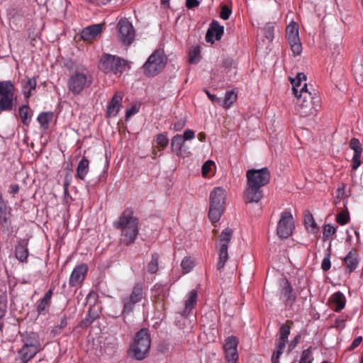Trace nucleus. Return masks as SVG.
Listing matches in <instances>:
<instances>
[{
  "label": "nucleus",
  "instance_id": "603ef678",
  "mask_svg": "<svg viewBox=\"0 0 363 363\" xmlns=\"http://www.w3.org/2000/svg\"><path fill=\"white\" fill-rule=\"evenodd\" d=\"M6 204L3 200L2 194L0 192V219H4V221H6Z\"/></svg>",
  "mask_w": 363,
  "mask_h": 363
},
{
  "label": "nucleus",
  "instance_id": "7ed1b4c3",
  "mask_svg": "<svg viewBox=\"0 0 363 363\" xmlns=\"http://www.w3.org/2000/svg\"><path fill=\"white\" fill-rule=\"evenodd\" d=\"M113 226L120 230L121 240L126 245L134 242L139 233V220L130 208L121 214Z\"/></svg>",
  "mask_w": 363,
  "mask_h": 363
},
{
  "label": "nucleus",
  "instance_id": "20e7f679",
  "mask_svg": "<svg viewBox=\"0 0 363 363\" xmlns=\"http://www.w3.org/2000/svg\"><path fill=\"white\" fill-rule=\"evenodd\" d=\"M150 345L151 339L148 330L143 328L135 334L130 346L129 353L137 360H143L147 357Z\"/></svg>",
  "mask_w": 363,
  "mask_h": 363
},
{
  "label": "nucleus",
  "instance_id": "412c9836",
  "mask_svg": "<svg viewBox=\"0 0 363 363\" xmlns=\"http://www.w3.org/2000/svg\"><path fill=\"white\" fill-rule=\"evenodd\" d=\"M123 96L120 93H116L107 106V117H115L118 113L122 106Z\"/></svg>",
  "mask_w": 363,
  "mask_h": 363
},
{
  "label": "nucleus",
  "instance_id": "4d7b16f0",
  "mask_svg": "<svg viewBox=\"0 0 363 363\" xmlns=\"http://www.w3.org/2000/svg\"><path fill=\"white\" fill-rule=\"evenodd\" d=\"M199 4V1L197 0H186V6L188 9H191L198 6Z\"/></svg>",
  "mask_w": 363,
  "mask_h": 363
},
{
  "label": "nucleus",
  "instance_id": "dca6fc26",
  "mask_svg": "<svg viewBox=\"0 0 363 363\" xmlns=\"http://www.w3.org/2000/svg\"><path fill=\"white\" fill-rule=\"evenodd\" d=\"M280 299L286 306H291L296 299V296L293 293L292 287L287 280L281 281L280 283Z\"/></svg>",
  "mask_w": 363,
  "mask_h": 363
},
{
  "label": "nucleus",
  "instance_id": "cd10ccee",
  "mask_svg": "<svg viewBox=\"0 0 363 363\" xmlns=\"http://www.w3.org/2000/svg\"><path fill=\"white\" fill-rule=\"evenodd\" d=\"M23 94L26 98H29L31 91L34 90L36 86V80L35 78L26 77L21 82Z\"/></svg>",
  "mask_w": 363,
  "mask_h": 363
},
{
  "label": "nucleus",
  "instance_id": "ea45409f",
  "mask_svg": "<svg viewBox=\"0 0 363 363\" xmlns=\"http://www.w3.org/2000/svg\"><path fill=\"white\" fill-rule=\"evenodd\" d=\"M313 359L311 348L309 347L302 352L299 363H312Z\"/></svg>",
  "mask_w": 363,
  "mask_h": 363
},
{
  "label": "nucleus",
  "instance_id": "4be33fe9",
  "mask_svg": "<svg viewBox=\"0 0 363 363\" xmlns=\"http://www.w3.org/2000/svg\"><path fill=\"white\" fill-rule=\"evenodd\" d=\"M102 31L101 24H94L86 27L82 31V38L84 40H91Z\"/></svg>",
  "mask_w": 363,
  "mask_h": 363
},
{
  "label": "nucleus",
  "instance_id": "b1692460",
  "mask_svg": "<svg viewBox=\"0 0 363 363\" xmlns=\"http://www.w3.org/2000/svg\"><path fill=\"white\" fill-rule=\"evenodd\" d=\"M197 298V291L192 290L189 292L187 299L185 301L184 309L181 311V315L186 316L194 308Z\"/></svg>",
  "mask_w": 363,
  "mask_h": 363
},
{
  "label": "nucleus",
  "instance_id": "e433bc0d",
  "mask_svg": "<svg viewBox=\"0 0 363 363\" xmlns=\"http://www.w3.org/2000/svg\"><path fill=\"white\" fill-rule=\"evenodd\" d=\"M195 265V260L193 258L186 257L181 263V267L184 274H187L191 271Z\"/></svg>",
  "mask_w": 363,
  "mask_h": 363
},
{
  "label": "nucleus",
  "instance_id": "5701e85b",
  "mask_svg": "<svg viewBox=\"0 0 363 363\" xmlns=\"http://www.w3.org/2000/svg\"><path fill=\"white\" fill-rule=\"evenodd\" d=\"M28 240H21L16 247L15 254L16 259L21 262L27 261L28 256Z\"/></svg>",
  "mask_w": 363,
  "mask_h": 363
},
{
  "label": "nucleus",
  "instance_id": "680f3d73",
  "mask_svg": "<svg viewBox=\"0 0 363 363\" xmlns=\"http://www.w3.org/2000/svg\"><path fill=\"white\" fill-rule=\"evenodd\" d=\"M111 1V0H89V2H90L91 4H93L101 6V5H106Z\"/></svg>",
  "mask_w": 363,
  "mask_h": 363
},
{
  "label": "nucleus",
  "instance_id": "a878e982",
  "mask_svg": "<svg viewBox=\"0 0 363 363\" xmlns=\"http://www.w3.org/2000/svg\"><path fill=\"white\" fill-rule=\"evenodd\" d=\"M14 85L11 81L0 82V96L13 98Z\"/></svg>",
  "mask_w": 363,
  "mask_h": 363
},
{
  "label": "nucleus",
  "instance_id": "79ce46f5",
  "mask_svg": "<svg viewBox=\"0 0 363 363\" xmlns=\"http://www.w3.org/2000/svg\"><path fill=\"white\" fill-rule=\"evenodd\" d=\"M215 163L212 160H207L202 166V175L206 177L213 169Z\"/></svg>",
  "mask_w": 363,
  "mask_h": 363
},
{
  "label": "nucleus",
  "instance_id": "bf43d9fd",
  "mask_svg": "<svg viewBox=\"0 0 363 363\" xmlns=\"http://www.w3.org/2000/svg\"><path fill=\"white\" fill-rule=\"evenodd\" d=\"M185 126V121L180 120L174 124V129L177 131L182 130Z\"/></svg>",
  "mask_w": 363,
  "mask_h": 363
},
{
  "label": "nucleus",
  "instance_id": "de8ad7c7",
  "mask_svg": "<svg viewBox=\"0 0 363 363\" xmlns=\"http://www.w3.org/2000/svg\"><path fill=\"white\" fill-rule=\"evenodd\" d=\"M330 252H328L323 258L321 264V268L323 271L326 272L330 269L331 267L330 262Z\"/></svg>",
  "mask_w": 363,
  "mask_h": 363
},
{
  "label": "nucleus",
  "instance_id": "a211bd4d",
  "mask_svg": "<svg viewBox=\"0 0 363 363\" xmlns=\"http://www.w3.org/2000/svg\"><path fill=\"white\" fill-rule=\"evenodd\" d=\"M87 272V266L86 264H80L76 267L69 277V285L71 286H76L79 285L84 279L85 275Z\"/></svg>",
  "mask_w": 363,
  "mask_h": 363
},
{
  "label": "nucleus",
  "instance_id": "8fccbe9b",
  "mask_svg": "<svg viewBox=\"0 0 363 363\" xmlns=\"http://www.w3.org/2000/svg\"><path fill=\"white\" fill-rule=\"evenodd\" d=\"M67 319L66 317L64 316L60 320V324L59 325H56L53 330H52V333H54V335H57L60 333V330L65 328L67 326Z\"/></svg>",
  "mask_w": 363,
  "mask_h": 363
},
{
  "label": "nucleus",
  "instance_id": "6e6552de",
  "mask_svg": "<svg viewBox=\"0 0 363 363\" xmlns=\"http://www.w3.org/2000/svg\"><path fill=\"white\" fill-rule=\"evenodd\" d=\"M233 230L230 228H225L219 235L218 241L216 244V249L219 258L217 269L221 271L228 259V247L233 237Z\"/></svg>",
  "mask_w": 363,
  "mask_h": 363
},
{
  "label": "nucleus",
  "instance_id": "6e6d98bb",
  "mask_svg": "<svg viewBox=\"0 0 363 363\" xmlns=\"http://www.w3.org/2000/svg\"><path fill=\"white\" fill-rule=\"evenodd\" d=\"M264 34L267 39H269L270 40H272L273 35H274L272 28L269 26H267L264 28Z\"/></svg>",
  "mask_w": 363,
  "mask_h": 363
},
{
  "label": "nucleus",
  "instance_id": "c85d7f7f",
  "mask_svg": "<svg viewBox=\"0 0 363 363\" xmlns=\"http://www.w3.org/2000/svg\"><path fill=\"white\" fill-rule=\"evenodd\" d=\"M89 162L86 157H83L78 164L77 168V177L84 180L89 172Z\"/></svg>",
  "mask_w": 363,
  "mask_h": 363
},
{
  "label": "nucleus",
  "instance_id": "9b49d317",
  "mask_svg": "<svg viewBox=\"0 0 363 363\" xmlns=\"http://www.w3.org/2000/svg\"><path fill=\"white\" fill-rule=\"evenodd\" d=\"M143 289L141 285L137 284L133 289L129 296L123 299V314L131 313L137 303L140 302L144 298Z\"/></svg>",
  "mask_w": 363,
  "mask_h": 363
},
{
  "label": "nucleus",
  "instance_id": "2eb2a0df",
  "mask_svg": "<svg viewBox=\"0 0 363 363\" xmlns=\"http://www.w3.org/2000/svg\"><path fill=\"white\" fill-rule=\"evenodd\" d=\"M238 340L235 336H230L225 340L223 346L225 357L228 363H236L238 359Z\"/></svg>",
  "mask_w": 363,
  "mask_h": 363
},
{
  "label": "nucleus",
  "instance_id": "0e129e2a",
  "mask_svg": "<svg viewBox=\"0 0 363 363\" xmlns=\"http://www.w3.org/2000/svg\"><path fill=\"white\" fill-rule=\"evenodd\" d=\"M10 191H11V193H12V194L18 193L19 191V186L16 184H11L10 186Z\"/></svg>",
  "mask_w": 363,
  "mask_h": 363
},
{
  "label": "nucleus",
  "instance_id": "e2e57ef3",
  "mask_svg": "<svg viewBox=\"0 0 363 363\" xmlns=\"http://www.w3.org/2000/svg\"><path fill=\"white\" fill-rule=\"evenodd\" d=\"M362 341V337H356L352 342L351 345H350V348L351 349H354L355 347H357V346L359 345V344L361 343V342Z\"/></svg>",
  "mask_w": 363,
  "mask_h": 363
},
{
  "label": "nucleus",
  "instance_id": "72a5a7b5",
  "mask_svg": "<svg viewBox=\"0 0 363 363\" xmlns=\"http://www.w3.org/2000/svg\"><path fill=\"white\" fill-rule=\"evenodd\" d=\"M304 223L306 228L312 233H315L318 231V226L314 220L313 216L310 213H307L304 216Z\"/></svg>",
  "mask_w": 363,
  "mask_h": 363
},
{
  "label": "nucleus",
  "instance_id": "a19ab883",
  "mask_svg": "<svg viewBox=\"0 0 363 363\" xmlns=\"http://www.w3.org/2000/svg\"><path fill=\"white\" fill-rule=\"evenodd\" d=\"M156 143L160 147L164 148L169 143V139L167 134L160 133L158 134L156 138Z\"/></svg>",
  "mask_w": 363,
  "mask_h": 363
},
{
  "label": "nucleus",
  "instance_id": "393cba45",
  "mask_svg": "<svg viewBox=\"0 0 363 363\" xmlns=\"http://www.w3.org/2000/svg\"><path fill=\"white\" fill-rule=\"evenodd\" d=\"M184 140L182 135H174L171 140V147L172 151L174 152L177 155L182 156L184 150H183L184 145Z\"/></svg>",
  "mask_w": 363,
  "mask_h": 363
},
{
  "label": "nucleus",
  "instance_id": "09e8293b",
  "mask_svg": "<svg viewBox=\"0 0 363 363\" xmlns=\"http://www.w3.org/2000/svg\"><path fill=\"white\" fill-rule=\"evenodd\" d=\"M284 351V350L274 348L271 357L272 363H279L280 356L283 354Z\"/></svg>",
  "mask_w": 363,
  "mask_h": 363
},
{
  "label": "nucleus",
  "instance_id": "9d476101",
  "mask_svg": "<svg viewBox=\"0 0 363 363\" xmlns=\"http://www.w3.org/2000/svg\"><path fill=\"white\" fill-rule=\"evenodd\" d=\"M127 65V61L124 59L108 54L102 57L100 68L104 72H112L114 74H121L125 71Z\"/></svg>",
  "mask_w": 363,
  "mask_h": 363
},
{
  "label": "nucleus",
  "instance_id": "58836bf2",
  "mask_svg": "<svg viewBox=\"0 0 363 363\" xmlns=\"http://www.w3.org/2000/svg\"><path fill=\"white\" fill-rule=\"evenodd\" d=\"M158 258L159 256L157 254L152 255V260L148 264L147 271L150 274L155 273L158 269Z\"/></svg>",
  "mask_w": 363,
  "mask_h": 363
},
{
  "label": "nucleus",
  "instance_id": "ddd939ff",
  "mask_svg": "<svg viewBox=\"0 0 363 363\" xmlns=\"http://www.w3.org/2000/svg\"><path fill=\"white\" fill-rule=\"evenodd\" d=\"M286 35L294 55H300L302 46L298 36V27L296 23H292L286 27Z\"/></svg>",
  "mask_w": 363,
  "mask_h": 363
},
{
  "label": "nucleus",
  "instance_id": "7c9ffc66",
  "mask_svg": "<svg viewBox=\"0 0 363 363\" xmlns=\"http://www.w3.org/2000/svg\"><path fill=\"white\" fill-rule=\"evenodd\" d=\"M52 118L53 113L52 112H43L40 113L38 116V121L40 123V128L43 130L48 129Z\"/></svg>",
  "mask_w": 363,
  "mask_h": 363
},
{
  "label": "nucleus",
  "instance_id": "6ab92c4d",
  "mask_svg": "<svg viewBox=\"0 0 363 363\" xmlns=\"http://www.w3.org/2000/svg\"><path fill=\"white\" fill-rule=\"evenodd\" d=\"M350 147L354 152L352 160V169L356 170L361 164L362 147L359 140L357 138H352L350 140Z\"/></svg>",
  "mask_w": 363,
  "mask_h": 363
},
{
  "label": "nucleus",
  "instance_id": "423d86ee",
  "mask_svg": "<svg viewBox=\"0 0 363 363\" xmlns=\"http://www.w3.org/2000/svg\"><path fill=\"white\" fill-rule=\"evenodd\" d=\"M225 197L226 192L221 187L214 188L211 193L208 217L212 222L218 221L223 214Z\"/></svg>",
  "mask_w": 363,
  "mask_h": 363
},
{
  "label": "nucleus",
  "instance_id": "1a4fd4ad",
  "mask_svg": "<svg viewBox=\"0 0 363 363\" xmlns=\"http://www.w3.org/2000/svg\"><path fill=\"white\" fill-rule=\"evenodd\" d=\"M92 82V78L87 70L77 72L68 80V88L74 95L79 94L88 88Z\"/></svg>",
  "mask_w": 363,
  "mask_h": 363
},
{
  "label": "nucleus",
  "instance_id": "a18cd8bd",
  "mask_svg": "<svg viewBox=\"0 0 363 363\" xmlns=\"http://www.w3.org/2000/svg\"><path fill=\"white\" fill-rule=\"evenodd\" d=\"M336 232V229L330 224L325 225L323 228V237L325 239L329 238Z\"/></svg>",
  "mask_w": 363,
  "mask_h": 363
},
{
  "label": "nucleus",
  "instance_id": "f8f14e48",
  "mask_svg": "<svg viewBox=\"0 0 363 363\" xmlns=\"http://www.w3.org/2000/svg\"><path fill=\"white\" fill-rule=\"evenodd\" d=\"M118 40L124 45H130L135 38V30L132 24L126 19H121L118 23Z\"/></svg>",
  "mask_w": 363,
  "mask_h": 363
},
{
  "label": "nucleus",
  "instance_id": "aec40b11",
  "mask_svg": "<svg viewBox=\"0 0 363 363\" xmlns=\"http://www.w3.org/2000/svg\"><path fill=\"white\" fill-rule=\"evenodd\" d=\"M291 327L286 324H282L279 333L275 340L274 348L284 350L288 342V337L290 334Z\"/></svg>",
  "mask_w": 363,
  "mask_h": 363
},
{
  "label": "nucleus",
  "instance_id": "f3484780",
  "mask_svg": "<svg viewBox=\"0 0 363 363\" xmlns=\"http://www.w3.org/2000/svg\"><path fill=\"white\" fill-rule=\"evenodd\" d=\"M224 31L223 26H220L218 21H213L206 35L208 43H214L221 38Z\"/></svg>",
  "mask_w": 363,
  "mask_h": 363
},
{
  "label": "nucleus",
  "instance_id": "f03ea898",
  "mask_svg": "<svg viewBox=\"0 0 363 363\" xmlns=\"http://www.w3.org/2000/svg\"><path fill=\"white\" fill-rule=\"evenodd\" d=\"M247 188L245 191V203H258L263 197L262 188L270 181V172L267 167L249 169L246 173Z\"/></svg>",
  "mask_w": 363,
  "mask_h": 363
},
{
  "label": "nucleus",
  "instance_id": "864d4df0",
  "mask_svg": "<svg viewBox=\"0 0 363 363\" xmlns=\"http://www.w3.org/2000/svg\"><path fill=\"white\" fill-rule=\"evenodd\" d=\"M139 112V107L137 105H133L130 108L126 110V118H130V116L136 114Z\"/></svg>",
  "mask_w": 363,
  "mask_h": 363
},
{
  "label": "nucleus",
  "instance_id": "c03bdc74",
  "mask_svg": "<svg viewBox=\"0 0 363 363\" xmlns=\"http://www.w3.org/2000/svg\"><path fill=\"white\" fill-rule=\"evenodd\" d=\"M98 315L97 314H92V308H90L88 312L87 315L82 321V325L85 327L90 325L96 318Z\"/></svg>",
  "mask_w": 363,
  "mask_h": 363
},
{
  "label": "nucleus",
  "instance_id": "f704fd0d",
  "mask_svg": "<svg viewBox=\"0 0 363 363\" xmlns=\"http://www.w3.org/2000/svg\"><path fill=\"white\" fill-rule=\"evenodd\" d=\"M13 98L0 96V113L9 111L13 108Z\"/></svg>",
  "mask_w": 363,
  "mask_h": 363
},
{
  "label": "nucleus",
  "instance_id": "5fc2aeb1",
  "mask_svg": "<svg viewBox=\"0 0 363 363\" xmlns=\"http://www.w3.org/2000/svg\"><path fill=\"white\" fill-rule=\"evenodd\" d=\"M182 137L184 140H192L194 138V132L191 130L187 129L184 131Z\"/></svg>",
  "mask_w": 363,
  "mask_h": 363
},
{
  "label": "nucleus",
  "instance_id": "052dcab7",
  "mask_svg": "<svg viewBox=\"0 0 363 363\" xmlns=\"http://www.w3.org/2000/svg\"><path fill=\"white\" fill-rule=\"evenodd\" d=\"M205 92L211 101L218 104L221 102L216 95L211 94L208 90H205Z\"/></svg>",
  "mask_w": 363,
  "mask_h": 363
},
{
  "label": "nucleus",
  "instance_id": "13d9d810",
  "mask_svg": "<svg viewBox=\"0 0 363 363\" xmlns=\"http://www.w3.org/2000/svg\"><path fill=\"white\" fill-rule=\"evenodd\" d=\"M354 75L357 79L358 76L362 77L363 76V67L361 65L356 66L354 69Z\"/></svg>",
  "mask_w": 363,
  "mask_h": 363
},
{
  "label": "nucleus",
  "instance_id": "4c0bfd02",
  "mask_svg": "<svg viewBox=\"0 0 363 363\" xmlns=\"http://www.w3.org/2000/svg\"><path fill=\"white\" fill-rule=\"evenodd\" d=\"M28 106L27 105H23L19 108V115L21 119L22 123L28 125L30 121V116L28 113Z\"/></svg>",
  "mask_w": 363,
  "mask_h": 363
},
{
  "label": "nucleus",
  "instance_id": "bb28decb",
  "mask_svg": "<svg viewBox=\"0 0 363 363\" xmlns=\"http://www.w3.org/2000/svg\"><path fill=\"white\" fill-rule=\"evenodd\" d=\"M330 301L335 306V311L337 312L343 309L345 306V297L343 294L340 291L334 293L331 296Z\"/></svg>",
  "mask_w": 363,
  "mask_h": 363
},
{
  "label": "nucleus",
  "instance_id": "39448f33",
  "mask_svg": "<svg viewBox=\"0 0 363 363\" xmlns=\"http://www.w3.org/2000/svg\"><path fill=\"white\" fill-rule=\"evenodd\" d=\"M167 58L161 49L155 50L143 66V72L149 77L160 74L167 65Z\"/></svg>",
  "mask_w": 363,
  "mask_h": 363
},
{
  "label": "nucleus",
  "instance_id": "c9c22d12",
  "mask_svg": "<svg viewBox=\"0 0 363 363\" xmlns=\"http://www.w3.org/2000/svg\"><path fill=\"white\" fill-rule=\"evenodd\" d=\"M200 48L199 46L192 47L189 52V61L192 64H196L200 61Z\"/></svg>",
  "mask_w": 363,
  "mask_h": 363
},
{
  "label": "nucleus",
  "instance_id": "37998d69",
  "mask_svg": "<svg viewBox=\"0 0 363 363\" xmlns=\"http://www.w3.org/2000/svg\"><path fill=\"white\" fill-rule=\"evenodd\" d=\"M349 220L350 216L347 212L342 211L338 213L336 217V221L342 225L347 224L349 222Z\"/></svg>",
  "mask_w": 363,
  "mask_h": 363
},
{
  "label": "nucleus",
  "instance_id": "0eeeda50",
  "mask_svg": "<svg viewBox=\"0 0 363 363\" xmlns=\"http://www.w3.org/2000/svg\"><path fill=\"white\" fill-rule=\"evenodd\" d=\"M22 347L18 350V354L25 360H30L42 350L39 336L35 333H26L23 335Z\"/></svg>",
  "mask_w": 363,
  "mask_h": 363
},
{
  "label": "nucleus",
  "instance_id": "f257e3e1",
  "mask_svg": "<svg viewBox=\"0 0 363 363\" xmlns=\"http://www.w3.org/2000/svg\"><path fill=\"white\" fill-rule=\"evenodd\" d=\"M294 94L298 102L296 111L301 117H308L315 114L317 110L314 106L313 94L308 90L306 76L304 73H298L295 78L289 77Z\"/></svg>",
  "mask_w": 363,
  "mask_h": 363
},
{
  "label": "nucleus",
  "instance_id": "c756f323",
  "mask_svg": "<svg viewBox=\"0 0 363 363\" xmlns=\"http://www.w3.org/2000/svg\"><path fill=\"white\" fill-rule=\"evenodd\" d=\"M345 262L350 272L354 270L359 264L356 252L352 250L350 251L345 257Z\"/></svg>",
  "mask_w": 363,
  "mask_h": 363
},
{
  "label": "nucleus",
  "instance_id": "49530a36",
  "mask_svg": "<svg viewBox=\"0 0 363 363\" xmlns=\"http://www.w3.org/2000/svg\"><path fill=\"white\" fill-rule=\"evenodd\" d=\"M232 13L231 9L226 5H223L221 6V11L220 13V17L223 20H228Z\"/></svg>",
  "mask_w": 363,
  "mask_h": 363
},
{
  "label": "nucleus",
  "instance_id": "4468645a",
  "mask_svg": "<svg viewBox=\"0 0 363 363\" xmlns=\"http://www.w3.org/2000/svg\"><path fill=\"white\" fill-rule=\"evenodd\" d=\"M293 216L290 212L284 211L278 223L277 235L281 238L289 237L293 231Z\"/></svg>",
  "mask_w": 363,
  "mask_h": 363
},
{
  "label": "nucleus",
  "instance_id": "69168bd1",
  "mask_svg": "<svg viewBox=\"0 0 363 363\" xmlns=\"http://www.w3.org/2000/svg\"><path fill=\"white\" fill-rule=\"evenodd\" d=\"M28 361L29 360H25V359H22L21 356L18 354L16 358L15 363H27Z\"/></svg>",
  "mask_w": 363,
  "mask_h": 363
},
{
  "label": "nucleus",
  "instance_id": "3c124183",
  "mask_svg": "<svg viewBox=\"0 0 363 363\" xmlns=\"http://www.w3.org/2000/svg\"><path fill=\"white\" fill-rule=\"evenodd\" d=\"M301 338V335H296L294 339L290 342L288 346V352H291L292 350L295 349L297 344L300 342Z\"/></svg>",
  "mask_w": 363,
  "mask_h": 363
},
{
  "label": "nucleus",
  "instance_id": "774afa93",
  "mask_svg": "<svg viewBox=\"0 0 363 363\" xmlns=\"http://www.w3.org/2000/svg\"><path fill=\"white\" fill-rule=\"evenodd\" d=\"M199 140L201 142H203L206 140V134L204 133H200L198 135Z\"/></svg>",
  "mask_w": 363,
  "mask_h": 363
},
{
  "label": "nucleus",
  "instance_id": "2f4dec72",
  "mask_svg": "<svg viewBox=\"0 0 363 363\" xmlns=\"http://www.w3.org/2000/svg\"><path fill=\"white\" fill-rule=\"evenodd\" d=\"M52 294V290H48L43 298L40 301L37 306V311L39 313H43L45 310L50 306Z\"/></svg>",
  "mask_w": 363,
  "mask_h": 363
},
{
  "label": "nucleus",
  "instance_id": "473e14b6",
  "mask_svg": "<svg viewBox=\"0 0 363 363\" xmlns=\"http://www.w3.org/2000/svg\"><path fill=\"white\" fill-rule=\"evenodd\" d=\"M237 98V92H235L234 90L227 91L225 93L224 99L222 101V106L225 108H228L234 102L236 101Z\"/></svg>",
  "mask_w": 363,
  "mask_h": 363
},
{
  "label": "nucleus",
  "instance_id": "338daca9",
  "mask_svg": "<svg viewBox=\"0 0 363 363\" xmlns=\"http://www.w3.org/2000/svg\"><path fill=\"white\" fill-rule=\"evenodd\" d=\"M6 314V307L0 306V320L4 317Z\"/></svg>",
  "mask_w": 363,
  "mask_h": 363
}]
</instances>
